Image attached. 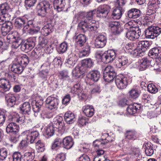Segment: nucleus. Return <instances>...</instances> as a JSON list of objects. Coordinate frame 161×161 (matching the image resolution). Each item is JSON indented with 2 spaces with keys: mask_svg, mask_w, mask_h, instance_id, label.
<instances>
[{
  "mask_svg": "<svg viewBox=\"0 0 161 161\" xmlns=\"http://www.w3.org/2000/svg\"><path fill=\"white\" fill-rule=\"evenodd\" d=\"M116 57V53L114 50H108L103 53L102 61L105 64L111 63L115 59Z\"/></svg>",
  "mask_w": 161,
  "mask_h": 161,
  "instance_id": "423d86ee",
  "label": "nucleus"
},
{
  "mask_svg": "<svg viewBox=\"0 0 161 161\" xmlns=\"http://www.w3.org/2000/svg\"><path fill=\"white\" fill-rule=\"evenodd\" d=\"M141 35V31L139 28H133L131 30H128L126 33V37L131 41L139 38Z\"/></svg>",
  "mask_w": 161,
  "mask_h": 161,
  "instance_id": "0eeeda50",
  "label": "nucleus"
},
{
  "mask_svg": "<svg viewBox=\"0 0 161 161\" xmlns=\"http://www.w3.org/2000/svg\"><path fill=\"white\" fill-rule=\"evenodd\" d=\"M107 42V37L105 34H100L96 38L95 41V45L97 48H102Z\"/></svg>",
  "mask_w": 161,
  "mask_h": 161,
  "instance_id": "9b49d317",
  "label": "nucleus"
},
{
  "mask_svg": "<svg viewBox=\"0 0 161 161\" xmlns=\"http://www.w3.org/2000/svg\"><path fill=\"white\" fill-rule=\"evenodd\" d=\"M160 2L158 0H156L152 1L149 5V8L153 10V12L150 14H154L155 13V10L158 9L159 7Z\"/></svg>",
  "mask_w": 161,
  "mask_h": 161,
  "instance_id": "ea45409f",
  "label": "nucleus"
},
{
  "mask_svg": "<svg viewBox=\"0 0 161 161\" xmlns=\"http://www.w3.org/2000/svg\"><path fill=\"white\" fill-rule=\"evenodd\" d=\"M5 100L8 106L11 107L15 104L16 98L13 94H8L5 96Z\"/></svg>",
  "mask_w": 161,
  "mask_h": 161,
  "instance_id": "4be33fe9",
  "label": "nucleus"
},
{
  "mask_svg": "<svg viewBox=\"0 0 161 161\" xmlns=\"http://www.w3.org/2000/svg\"><path fill=\"white\" fill-rule=\"evenodd\" d=\"M64 117L65 121L68 124H72L76 120L75 114L70 111L66 112Z\"/></svg>",
  "mask_w": 161,
  "mask_h": 161,
  "instance_id": "aec40b11",
  "label": "nucleus"
},
{
  "mask_svg": "<svg viewBox=\"0 0 161 161\" xmlns=\"http://www.w3.org/2000/svg\"><path fill=\"white\" fill-rule=\"evenodd\" d=\"M54 133L53 127L52 125H48L44 129L43 135L46 137H49L53 136Z\"/></svg>",
  "mask_w": 161,
  "mask_h": 161,
  "instance_id": "4c0bfd02",
  "label": "nucleus"
},
{
  "mask_svg": "<svg viewBox=\"0 0 161 161\" xmlns=\"http://www.w3.org/2000/svg\"><path fill=\"white\" fill-rule=\"evenodd\" d=\"M68 44L66 42L61 43L58 49V52L60 53H63L65 52L68 49Z\"/></svg>",
  "mask_w": 161,
  "mask_h": 161,
  "instance_id": "de8ad7c7",
  "label": "nucleus"
},
{
  "mask_svg": "<svg viewBox=\"0 0 161 161\" xmlns=\"http://www.w3.org/2000/svg\"><path fill=\"white\" fill-rule=\"evenodd\" d=\"M60 78L63 80H66L68 79L69 76L68 75V72L66 70H63L59 72L58 75Z\"/></svg>",
  "mask_w": 161,
  "mask_h": 161,
  "instance_id": "bf43d9fd",
  "label": "nucleus"
},
{
  "mask_svg": "<svg viewBox=\"0 0 161 161\" xmlns=\"http://www.w3.org/2000/svg\"><path fill=\"white\" fill-rule=\"evenodd\" d=\"M34 38L30 37L28 38L26 41L24 42L20 41L19 43V41L16 40L14 42L13 45H15L16 48L20 46L22 51L25 52H28L31 50L34 47Z\"/></svg>",
  "mask_w": 161,
  "mask_h": 161,
  "instance_id": "f257e3e1",
  "label": "nucleus"
},
{
  "mask_svg": "<svg viewBox=\"0 0 161 161\" xmlns=\"http://www.w3.org/2000/svg\"><path fill=\"white\" fill-rule=\"evenodd\" d=\"M90 53V47L89 45L85 46L82 50L80 52L79 56L80 57L87 56Z\"/></svg>",
  "mask_w": 161,
  "mask_h": 161,
  "instance_id": "79ce46f5",
  "label": "nucleus"
},
{
  "mask_svg": "<svg viewBox=\"0 0 161 161\" xmlns=\"http://www.w3.org/2000/svg\"><path fill=\"white\" fill-rule=\"evenodd\" d=\"M116 74L114 68L111 66H108L104 69L103 77L105 80L108 82H111L114 79Z\"/></svg>",
  "mask_w": 161,
  "mask_h": 161,
  "instance_id": "20e7f679",
  "label": "nucleus"
},
{
  "mask_svg": "<svg viewBox=\"0 0 161 161\" xmlns=\"http://www.w3.org/2000/svg\"><path fill=\"white\" fill-rule=\"evenodd\" d=\"M109 29L114 34H119L122 31L120 24L115 21H110L108 24Z\"/></svg>",
  "mask_w": 161,
  "mask_h": 161,
  "instance_id": "9d476101",
  "label": "nucleus"
},
{
  "mask_svg": "<svg viewBox=\"0 0 161 161\" xmlns=\"http://www.w3.org/2000/svg\"><path fill=\"white\" fill-rule=\"evenodd\" d=\"M24 66L18 62V61L14 60V62L11 68V70L14 72L20 74L23 71Z\"/></svg>",
  "mask_w": 161,
  "mask_h": 161,
  "instance_id": "a211bd4d",
  "label": "nucleus"
},
{
  "mask_svg": "<svg viewBox=\"0 0 161 161\" xmlns=\"http://www.w3.org/2000/svg\"><path fill=\"white\" fill-rule=\"evenodd\" d=\"M39 136V132L36 130H26L22 132L21 134V136H25V139H28L31 143H33Z\"/></svg>",
  "mask_w": 161,
  "mask_h": 161,
  "instance_id": "6e6552de",
  "label": "nucleus"
},
{
  "mask_svg": "<svg viewBox=\"0 0 161 161\" xmlns=\"http://www.w3.org/2000/svg\"><path fill=\"white\" fill-rule=\"evenodd\" d=\"M140 11L135 8H133L128 12L127 15L129 18L136 19L140 16Z\"/></svg>",
  "mask_w": 161,
  "mask_h": 161,
  "instance_id": "393cba45",
  "label": "nucleus"
},
{
  "mask_svg": "<svg viewBox=\"0 0 161 161\" xmlns=\"http://www.w3.org/2000/svg\"><path fill=\"white\" fill-rule=\"evenodd\" d=\"M0 74L3 75H5V76L6 77H7L8 80L12 82L14 81L16 79V77L12 73H6L4 72H2L1 73H0Z\"/></svg>",
  "mask_w": 161,
  "mask_h": 161,
  "instance_id": "e2e57ef3",
  "label": "nucleus"
},
{
  "mask_svg": "<svg viewBox=\"0 0 161 161\" xmlns=\"http://www.w3.org/2000/svg\"><path fill=\"white\" fill-rule=\"evenodd\" d=\"M48 43V40L46 38L42 37H39L38 44L40 47L43 48L47 47Z\"/></svg>",
  "mask_w": 161,
  "mask_h": 161,
  "instance_id": "603ef678",
  "label": "nucleus"
},
{
  "mask_svg": "<svg viewBox=\"0 0 161 161\" xmlns=\"http://www.w3.org/2000/svg\"><path fill=\"white\" fill-rule=\"evenodd\" d=\"M130 96L135 99L138 97L140 95V92L137 89H132L129 92Z\"/></svg>",
  "mask_w": 161,
  "mask_h": 161,
  "instance_id": "4d7b16f0",
  "label": "nucleus"
},
{
  "mask_svg": "<svg viewBox=\"0 0 161 161\" xmlns=\"http://www.w3.org/2000/svg\"><path fill=\"white\" fill-rule=\"evenodd\" d=\"M71 92L74 94H77L79 98L81 100H84L86 98V96L83 92H82L81 89L79 87L78 84L75 85L71 89Z\"/></svg>",
  "mask_w": 161,
  "mask_h": 161,
  "instance_id": "dca6fc26",
  "label": "nucleus"
},
{
  "mask_svg": "<svg viewBox=\"0 0 161 161\" xmlns=\"http://www.w3.org/2000/svg\"><path fill=\"white\" fill-rule=\"evenodd\" d=\"M123 12V8L116 7L113 10L111 17L114 19H119L121 18Z\"/></svg>",
  "mask_w": 161,
  "mask_h": 161,
  "instance_id": "a878e982",
  "label": "nucleus"
},
{
  "mask_svg": "<svg viewBox=\"0 0 161 161\" xmlns=\"http://www.w3.org/2000/svg\"><path fill=\"white\" fill-rule=\"evenodd\" d=\"M50 7V4L47 1H44L40 3L37 7L38 15L42 17L45 16Z\"/></svg>",
  "mask_w": 161,
  "mask_h": 161,
  "instance_id": "39448f33",
  "label": "nucleus"
},
{
  "mask_svg": "<svg viewBox=\"0 0 161 161\" xmlns=\"http://www.w3.org/2000/svg\"><path fill=\"white\" fill-rule=\"evenodd\" d=\"M136 132L134 131H128L126 133V138L128 140L135 139Z\"/></svg>",
  "mask_w": 161,
  "mask_h": 161,
  "instance_id": "13d9d810",
  "label": "nucleus"
},
{
  "mask_svg": "<svg viewBox=\"0 0 161 161\" xmlns=\"http://www.w3.org/2000/svg\"><path fill=\"white\" fill-rule=\"evenodd\" d=\"M78 19L80 21L78 25L79 29L83 32L88 31L87 19H84L83 18H80L79 16L78 17Z\"/></svg>",
  "mask_w": 161,
  "mask_h": 161,
  "instance_id": "7c9ffc66",
  "label": "nucleus"
},
{
  "mask_svg": "<svg viewBox=\"0 0 161 161\" xmlns=\"http://www.w3.org/2000/svg\"><path fill=\"white\" fill-rule=\"evenodd\" d=\"M62 141L60 138H56L52 145V149H54L56 147L60 146Z\"/></svg>",
  "mask_w": 161,
  "mask_h": 161,
  "instance_id": "69168bd1",
  "label": "nucleus"
},
{
  "mask_svg": "<svg viewBox=\"0 0 161 161\" xmlns=\"http://www.w3.org/2000/svg\"><path fill=\"white\" fill-rule=\"evenodd\" d=\"M64 147L66 149L71 148L74 145V142L71 137L67 136L64 138L62 141Z\"/></svg>",
  "mask_w": 161,
  "mask_h": 161,
  "instance_id": "5701e85b",
  "label": "nucleus"
},
{
  "mask_svg": "<svg viewBox=\"0 0 161 161\" xmlns=\"http://www.w3.org/2000/svg\"><path fill=\"white\" fill-rule=\"evenodd\" d=\"M94 62L91 58H87L82 60L81 67L85 68H91L93 66Z\"/></svg>",
  "mask_w": 161,
  "mask_h": 161,
  "instance_id": "c9c22d12",
  "label": "nucleus"
},
{
  "mask_svg": "<svg viewBox=\"0 0 161 161\" xmlns=\"http://www.w3.org/2000/svg\"><path fill=\"white\" fill-rule=\"evenodd\" d=\"M96 12V11L93 10L90 12H89L86 14V16H84L83 15H80L79 16L80 18H83L85 19H92V17L94 14Z\"/></svg>",
  "mask_w": 161,
  "mask_h": 161,
  "instance_id": "864d4df0",
  "label": "nucleus"
},
{
  "mask_svg": "<svg viewBox=\"0 0 161 161\" xmlns=\"http://www.w3.org/2000/svg\"><path fill=\"white\" fill-rule=\"evenodd\" d=\"M115 82L118 88L120 89H125L127 85V78L126 77H116L115 79Z\"/></svg>",
  "mask_w": 161,
  "mask_h": 161,
  "instance_id": "2eb2a0df",
  "label": "nucleus"
},
{
  "mask_svg": "<svg viewBox=\"0 0 161 161\" xmlns=\"http://www.w3.org/2000/svg\"><path fill=\"white\" fill-rule=\"evenodd\" d=\"M137 48L134 50L133 55L135 56H143L145 55V51L150 46V42L147 41H139L136 42Z\"/></svg>",
  "mask_w": 161,
  "mask_h": 161,
  "instance_id": "f03ea898",
  "label": "nucleus"
},
{
  "mask_svg": "<svg viewBox=\"0 0 161 161\" xmlns=\"http://www.w3.org/2000/svg\"><path fill=\"white\" fill-rule=\"evenodd\" d=\"M77 60V57L75 55L72 57H70L68 59L66 63V65L69 67L74 66L76 63Z\"/></svg>",
  "mask_w": 161,
  "mask_h": 161,
  "instance_id": "a18cd8bd",
  "label": "nucleus"
},
{
  "mask_svg": "<svg viewBox=\"0 0 161 161\" xmlns=\"http://www.w3.org/2000/svg\"><path fill=\"white\" fill-rule=\"evenodd\" d=\"M13 27L12 23L9 21L5 22L1 27L2 34L3 36H6Z\"/></svg>",
  "mask_w": 161,
  "mask_h": 161,
  "instance_id": "f3484780",
  "label": "nucleus"
},
{
  "mask_svg": "<svg viewBox=\"0 0 161 161\" xmlns=\"http://www.w3.org/2000/svg\"><path fill=\"white\" fill-rule=\"evenodd\" d=\"M110 7L107 5L100 6L96 11L97 16L100 18L106 17L110 9Z\"/></svg>",
  "mask_w": 161,
  "mask_h": 161,
  "instance_id": "f8f14e48",
  "label": "nucleus"
},
{
  "mask_svg": "<svg viewBox=\"0 0 161 161\" xmlns=\"http://www.w3.org/2000/svg\"><path fill=\"white\" fill-rule=\"evenodd\" d=\"M54 124L58 125L59 128L63 127L64 125V123L62 116H57L54 119Z\"/></svg>",
  "mask_w": 161,
  "mask_h": 161,
  "instance_id": "37998d69",
  "label": "nucleus"
},
{
  "mask_svg": "<svg viewBox=\"0 0 161 161\" xmlns=\"http://www.w3.org/2000/svg\"><path fill=\"white\" fill-rule=\"evenodd\" d=\"M46 102L48 108L53 110L57 108L59 100L56 97H48L46 99Z\"/></svg>",
  "mask_w": 161,
  "mask_h": 161,
  "instance_id": "1a4fd4ad",
  "label": "nucleus"
},
{
  "mask_svg": "<svg viewBox=\"0 0 161 161\" xmlns=\"http://www.w3.org/2000/svg\"><path fill=\"white\" fill-rule=\"evenodd\" d=\"M140 108V105L137 103L129 106L127 108V110L129 114L133 115L136 113L137 109Z\"/></svg>",
  "mask_w": 161,
  "mask_h": 161,
  "instance_id": "72a5a7b5",
  "label": "nucleus"
},
{
  "mask_svg": "<svg viewBox=\"0 0 161 161\" xmlns=\"http://www.w3.org/2000/svg\"><path fill=\"white\" fill-rule=\"evenodd\" d=\"M25 23V20L22 18L18 17L14 20V25L17 28H21Z\"/></svg>",
  "mask_w": 161,
  "mask_h": 161,
  "instance_id": "a19ab883",
  "label": "nucleus"
},
{
  "mask_svg": "<svg viewBox=\"0 0 161 161\" xmlns=\"http://www.w3.org/2000/svg\"><path fill=\"white\" fill-rule=\"evenodd\" d=\"M75 39L77 44L80 47L82 46L86 41V36L85 35L81 34L77 36Z\"/></svg>",
  "mask_w": 161,
  "mask_h": 161,
  "instance_id": "e433bc0d",
  "label": "nucleus"
},
{
  "mask_svg": "<svg viewBox=\"0 0 161 161\" xmlns=\"http://www.w3.org/2000/svg\"><path fill=\"white\" fill-rule=\"evenodd\" d=\"M22 157V156L20 153L15 152L12 156L13 161H21Z\"/></svg>",
  "mask_w": 161,
  "mask_h": 161,
  "instance_id": "680f3d73",
  "label": "nucleus"
},
{
  "mask_svg": "<svg viewBox=\"0 0 161 161\" xmlns=\"http://www.w3.org/2000/svg\"><path fill=\"white\" fill-rule=\"evenodd\" d=\"M11 85L8 80L4 78L0 79V88L3 91L7 92L9 91Z\"/></svg>",
  "mask_w": 161,
  "mask_h": 161,
  "instance_id": "b1692460",
  "label": "nucleus"
},
{
  "mask_svg": "<svg viewBox=\"0 0 161 161\" xmlns=\"http://www.w3.org/2000/svg\"><path fill=\"white\" fill-rule=\"evenodd\" d=\"M65 4V0H54L53 1V6L55 9L60 11L64 8Z\"/></svg>",
  "mask_w": 161,
  "mask_h": 161,
  "instance_id": "bb28decb",
  "label": "nucleus"
},
{
  "mask_svg": "<svg viewBox=\"0 0 161 161\" xmlns=\"http://www.w3.org/2000/svg\"><path fill=\"white\" fill-rule=\"evenodd\" d=\"M87 28L88 31H96L97 29V22L93 19H88Z\"/></svg>",
  "mask_w": 161,
  "mask_h": 161,
  "instance_id": "2f4dec72",
  "label": "nucleus"
},
{
  "mask_svg": "<svg viewBox=\"0 0 161 161\" xmlns=\"http://www.w3.org/2000/svg\"><path fill=\"white\" fill-rule=\"evenodd\" d=\"M86 71V69H83V67L77 66L73 70L72 73L74 76L79 78L81 75L84 74Z\"/></svg>",
  "mask_w": 161,
  "mask_h": 161,
  "instance_id": "c85d7f7f",
  "label": "nucleus"
},
{
  "mask_svg": "<svg viewBox=\"0 0 161 161\" xmlns=\"http://www.w3.org/2000/svg\"><path fill=\"white\" fill-rule=\"evenodd\" d=\"M25 116L23 115H18L16 117V121L17 123L21 124L25 122Z\"/></svg>",
  "mask_w": 161,
  "mask_h": 161,
  "instance_id": "774afa93",
  "label": "nucleus"
},
{
  "mask_svg": "<svg viewBox=\"0 0 161 161\" xmlns=\"http://www.w3.org/2000/svg\"><path fill=\"white\" fill-rule=\"evenodd\" d=\"M41 116L43 119L45 118L50 119L52 118L54 115V114L53 112H49L47 111L44 110L41 114Z\"/></svg>",
  "mask_w": 161,
  "mask_h": 161,
  "instance_id": "3c124183",
  "label": "nucleus"
},
{
  "mask_svg": "<svg viewBox=\"0 0 161 161\" xmlns=\"http://www.w3.org/2000/svg\"><path fill=\"white\" fill-rule=\"evenodd\" d=\"M35 154L33 152H26L23 157L24 161H32L34 158Z\"/></svg>",
  "mask_w": 161,
  "mask_h": 161,
  "instance_id": "49530a36",
  "label": "nucleus"
},
{
  "mask_svg": "<svg viewBox=\"0 0 161 161\" xmlns=\"http://www.w3.org/2000/svg\"><path fill=\"white\" fill-rule=\"evenodd\" d=\"M20 112L23 114H29L31 113V106L28 102H25L19 106Z\"/></svg>",
  "mask_w": 161,
  "mask_h": 161,
  "instance_id": "6ab92c4d",
  "label": "nucleus"
},
{
  "mask_svg": "<svg viewBox=\"0 0 161 161\" xmlns=\"http://www.w3.org/2000/svg\"><path fill=\"white\" fill-rule=\"evenodd\" d=\"M128 62L127 58L126 56H122L118 58L116 64L118 68H120L122 66L125 65Z\"/></svg>",
  "mask_w": 161,
  "mask_h": 161,
  "instance_id": "58836bf2",
  "label": "nucleus"
},
{
  "mask_svg": "<svg viewBox=\"0 0 161 161\" xmlns=\"http://www.w3.org/2000/svg\"><path fill=\"white\" fill-rule=\"evenodd\" d=\"M142 101L144 103L150 102L151 100L150 96L149 94L144 93L142 96Z\"/></svg>",
  "mask_w": 161,
  "mask_h": 161,
  "instance_id": "0e129e2a",
  "label": "nucleus"
},
{
  "mask_svg": "<svg viewBox=\"0 0 161 161\" xmlns=\"http://www.w3.org/2000/svg\"><path fill=\"white\" fill-rule=\"evenodd\" d=\"M161 33V26L160 27L151 26L145 30V35L147 38L154 39L156 38Z\"/></svg>",
  "mask_w": 161,
  "mask_h": 161,
  "instance_id": "7ed1b4c3",
  "label": "nucleus"
},
{
  "mask_svg": "<svg viewBox=\"0 0 161 161\" xmlns=\"http://www.w3.org/2000/svg\"><path fill=\"white\" fill-rule=\"evenodd\" d=\"M82 111L84 114L88 117H91L94 114V109L93 107L91 105L84 106L82 108Z\"/></svg>",
  "mask_w": 161,
  "mask_h": 161,
  "instance_id": "412c9836",
  "label": "nucleus"
},
{
  "mask_svg": "<svg viewBox=\"0 0 161 161\" xmlns=\"http://www.w3.org/2000/svg\"><path fill=\"white\" fill-rule=\"evenodd\" d=\"M41 50L40 49H34L31 53V56L34 60H35L39 58L41 54L40 53Z\"/></svg>",
  "mask_w": 161,
  "mask_h": 161,
  "instance_id": "09e8293b",
  "label": "nucleus"
},
{
  "mask_svg": "<svg viewBox=\"0 0 161 161\" xmlns=\"http://www.w3.org/2000/svg\"><path fill=\"white\" fill-rule=\"evenodd\" d=\"M52 27L51 25H45L42 29L41 32L45 36H47L52 32Z\"/></svg>",
  "mask_w": 161,
  "mask_h": 161,
  "instance_id": "c03bdc74",
  "label": "nucleus"
},
{
  "mask_svg": "<svg viewBox=\"0 0 161 161\" xmlns=\"http://www.w3.org/2000/svg\"><path fill=\"white\" fill-rule=\"evenodd\" d=\"M10 135L9 139L11 142L16 143L18 141L19 137L17 134H12Z\"/></svg>",
  "mask_w": 161,
  "mask_h": 161,
  "instance_id": "338daca9",
  "label": "nucleus"
},
{
  "mask_svg": "<svg viewBox=\"0 0 161 161\" xmlns=\"http://www.w3.org/2000/svg\"><path fill=\"white\" fill-rule=\"evenodd\" d=\"M15 60L18 61V62L20 63L23 66H24V67L26 66L29 62V59L26 55L23 57H17L15 58Z\"/></svg>",
  "mask_w": 161,
  "mask_h": 161,
  "instance_id": "f704fd0d",
  "label": "nucleus"
},
{
  "mask_svg": "<svg viewBox=\"0 0 161 161\" xmlns=\"http://www.w3.org/2000/svg\"><path fill=\"white\" fill-rule=\"evenodd\" d=\"M88 77L94 82L97 81L100 77V73L97 70H92L88 74Z\"/></svg>",
  "mask_w": 161,
  "mask_h": 161,
  "instance_id": "473e14b6",
  "label": "nucleus"
},
{
  "mask_svg": "<svg viewBox=\"0 0 161 161\" xmlns=\"http://www.w3.org/2000/svg\"><path fill=\"white\" fill-rule=\"evenodd\" d=\"M147 88L148 91L152 93H156L158 91V89L156 86L152 83L148 84Z\"/></svg>",
  "mask_w": 161,
  "mask_h": 161,
  "instance_id": "5fc2aeb1",
  "label": "nucleus"
},
{
  "mask_svg": "<svg viewBox=\"0 0 161 161\" xmlns=\"http://www.w3.org/2000/svg\"><path fill=\"white\" fill-rule=\"evenodd\" d=\"M151 60L147 58H144L142 59L139 60L136 63L138 67L142 70L148 67L150 64Z\"/></svg>",
  "mask_w": 161,
  "mask_h": 161,
  "instance_id": "4468645a",
  "label": "nucleus"
},
{
  "mask_svg": "<svg viewBox=\"0 0 161 161\" xmlns=\"http://www.w3.org/2000/svg\"><path fill=\"white\" fill-rule=\"evenodd\" d=\"M145 152L147 156H151L153 154L154 151L151 144H147Z\"/></svg>",
  "mask_w": 161,
  "mask_h": 161,
  "instance_id": "8fccbe9b",
  "label": "nucleus"
},
{
  "mask_svg": "<svg viewBox=\"0 0 161 161\" xmlns=\"http://www.w3.org/2000/svg\"><path fill=\"white\" fill-rule=\"evenodd\" d=\"M19 129V126L14 122L9 123L6 128V132L9 134H17Z\"/></svg>",
  "mask_w": 161,
  "mask_h": 161,
  "instance_id": "ddd939ff",
  "label": "nucleus"
},
{
  "mask_svg": "<svg viewBox=\"0 0 161 161\" xmlns=\"http://www.w3.org/2000/svg\"><path fill=\"white\" fill-rule=\"evenodd\" d=\"M10 8L7 3H2L0 5V14L9 17L8 13Z\"/></svg>",
  "mask_w": 161,
  "mask_h": 161,
  "instance_id": "cd10ccee",
  "label": "nucleus"
},
{
  "mask_svg": "<svg viewBox=\"0 0 161 161\" xmlns=\"http://www.w3.org/2000/svg\"><path fill=\"white\" fill-rule=\"evenodd\" d=\"M43 104V102L42 101H40L38 102H36L35 105L33 106V110L35 113H37L39 112L42 105Z\"/></svg>",
  "mask_w": 161,
  "mask_h": 161,
  "instance_id": "6e6d98bb",
  "label": "nucleus"
},
{
  "mask_svg": "<svg viewBox=\"0 0 161 161\" xmlns=\"http://www.w3.org/2000/svg\"><path fill=\"white\" fill-rule=\"evenodd\" d=\"M30 29L27 31L31 35L38 33L40 30V28L39 26L33 27L32 25L30 26Z\"/></svg>",
  "mask_w": 161,
  "mask_h": 161,
  "instance_id": "052dcab7",
  "label": "nucleus"
},
{
  "mask_svg": "<svg viewBox=\"0 0 161 161\" xmlns=\"http://www.w3.org/2000/svg\"><path fill=\"white\" fill-rule=\"evenodd\" d=\"M149 57L154 58H159L161 55L159 49L157 47L153 48L150 50L148 53Z\"/></svg>",
  "mask_w": 161,
  "mask_h": 161,
  "instance_id": "c756f323",
  "label": "nucleus"
}]
</instances>
